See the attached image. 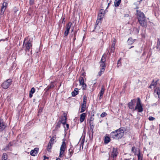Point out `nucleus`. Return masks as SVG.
<instances>
[{
  "label": "nucleus",
  "instance_id": "1",
  "mask_svg": "<svg viewBox=\"0 0 160 160\" xmlns=\"http://www.w3.org/2000/svg\"><path fill=\"white\" fill-rule=\"evenodd\" d=\"M124 132V130L122 128H120L112 132L110 134V137L113 139H119L123 136Z\"/></svg>",
  "mask_w": 160,
  "mask_h": 160
},
{
  "label": "nucleus",
  "instance_id": "2",
  "mask_svg": "<svg viewBox=\"0 0 160 160\" xmlns=\"http://www.w3.org/2000/svg\"><path fill=\"white\" fill-rule=\"evenodd\" d=\"M137 16L141 26L146 27L147 26V20L143 13L139 10H137Z\"/></svg>",
  "mask_w": 160,
  "mask_h": 160
},
{
  "label": "nucleus",
  "instance_id": "3",
  "mask_svg": "<svg viewBox=\"0 0 160 160\" xmlns=\"http://www.w3.org/2000/svg\"><path fill=\"white\" fill-rule=\"evenodd\" d=\"M134 110H137L139 112H141L143 111V108L142 105L141 104L140 98H139L137 99L136 106L135 107Z\"/></svg>",
  "mask_w": 160,
  "mask_h": 160
},
{
  "label": "nucleus",
  "instance_id": "4",
  "mask_svg": "<svg viewBox=\"0 0 160 160\" xmlns=\"http://www.w3.org/2000/svg\"><path fill=\"white\" fill-rule=\"evenodd\" d=\"M26 38H25L24 41L23 46L25 48V50L26 52L29 51L30 49H32V45L31 41L29 40L27 42H25Z\"/></svg>",
  "mask_w": 160,
  "mask_h": 160
},
{
  "label": "nucleus",
  "instance_id": "5",
  "mask_svg": "<svg viewBox=\"0 0 160 160\" xmlns=\"http://www.w3.org/2000/svg\"><path fill=\"white\" fill-rule=\"evenodd\" d=\"M106 55H105V54H103L100 62V67L101 68H103L105 69L106 66Z\"/></svg>",
  "mask_w": 160,
  "mask_h": 160
},
{
  "label": "nucleus",
  "instance_id": "6",
  "mask_svg": "<svg viewBox=\"0 0 160 160\" xmlns=\"http://www.w3.org/2000/svg\"><path fill=\"white\" fill-rule=\"evenodd\" d=\"M12 80L11 79H8L4 82L2 85V86L4 89L8 88L11 84Z\"/></svg>",
  "mask_w": 160,
  "mask_h": 160
},
{
  "label": "nucleus",
  "instance_id": "7",
  "mask_svg": "<svg viewBox=\"0 0 160 160\" xmlns=\"http://www.w3.org/2000/svg\"><path fill=\"white\" fill-rule=\"evenodd\" d=\"M136 102V100L133 99L128 103V106L129 109L134 110V107Z\"/></svg>",
  "mask_w": 160,
  "mask_h": 160
},
{
  "label": "nucleus",
  "instance_id": "8",
  "mask_svg": "<svg viewBox=\"0 0 160 160\" xmlns=\"http://www.w3.org/2000/svg\"><path fill=\"white\" fill-rule=\"evenodd\" d=\"M8 6V3L7 2H4L2 5L1 9V14H3L5 11V10L7 7Z\"/></svg>",
  "mask_w": 160,
  "mask_h": 160
},
{
  "label": "nucleus",
  "instance_id": "9",
  "mask_svg": "<svg viewBox=\"0 0 160 160\" xmlns=\"http://www.w3.org/2000/svg\"><path fill=\"white\" fill-rule=\"evenodd\" d=\"M105 14V11L104 9H100L99 11V13L98 14V18L102 19L104 18Z\"/></svg>",
  "mask_w": 160,
  "mask_h": 160
},
{
  "label": "nucleus",
  "instance_id": "10",
  "mask_svg": "<svg viewBox=\"0 0 160 160\" xmlns=\"http://www.w3.org/2000/svg\"><path fill=\"white\" fill-rule=\"evenodd\" d=\"M118 154V152L117 148H113L112 152L111 157L114 158L117 156Z\"/></svg>",
  "mask_w": 160,
  "mask_h": 160
},
{
  "label": "nucleus",
  "instance_id": "11",
  "mask_svg": "<svg viewBox=\"0 0 160 160\" xmlns=\"http://www.w3.org/2000/svg\"><path fill=\"white\" fill-rule=\"evenodd\" d=\"M73 149L72 147H71L68 150V156L66 158L68 159L71 158L73 153Z\"/></svg>",
  "mask_w": 160,
  "mask_h": 160
},
{
  "label": "nucleus",
  "instance_id": "12",
  "mask_svg": "<svg viewBox=\"0 0 160 160\" xmlns=\"http://www.w3.org/2000/svg\"><path fill=\"white\" fill-rule=\"evenodd\" d=\"M5 126L3 120L2 119H0V131L3 130L5 128Z\"/></svg>",
  "mask_w": 160,
  "mask_h": 160
},
{
  "label": "nucleus",
  "instance_id": "13",
  "mask_svg": "<svg viewBox=\"0 0 160 160\" xmlns=\"http://www.w3.org/2000/svg\"><path fill=\"white\" fill-rule=\"evenodd\" d=\"M86 115H87L85 113H82L80 115L79 120L81 123L82 122L84 121Z\"/></svg>",
  "mask_w": 160,
  "mask_h": 160
},
{
  "label": "nucleus",
  "instance_id": "14",
  "mask_svg": "<svg viewBox=\"0 0 160 160\" xmlns=\"http://www.w3.org/2000/svg\"><path fill=\"white\" fill-rule=\"evenodd\" d=\"M105 89L104 87L103 86H102L101 88V90L99 92L100 93V96H99V99H101L102 98L103 95L105 92Z\"/></svg>",
  "mask_w": 160,
  "mask_h": 160
},
{
  "label": "nucleus",
  "instance_id": "15",
  "mask_svg": "<svg viewBox=\"0 0 160 160\" xmlns=\"http://www.w3.org/2000/svg\"><path fill=\"white\" fill-rule=\"evenodd\" d=\"M67 119V118L66 116H64L62 117L60 121L64 125L66 123Z\"/></svg>",
  "mask_w": 160,
  "mask_h": 160
},
{
  "label": "nucleus",
  "instance_id": "16",
  "mask_svg": "<svg viewBox=\"0 0 160 160\" xmlns=\"http://www.w3.org/2000/svg\"><path fill=\"white\" fill-rule=\"evenodd\" d=\"M157 84V82H154V80H153L150 86H149V88H154L156 87V85Z\"/></svg>",
  "mask_w": 160,
  "mask_h": 160
},
{
  "label": "nucleus",
  "instance_id": "17",
  "mask_svg": "<svg viewBox=\"0 0 160 160\" xmlns=\"http://www.w3.org/2000/svg\"><path fill=\"white\" fill-rule=\"evenodd\" d=\"M66 149V143L64 141H63L62 142L60 148V151H65Z\"/></svg>",
  "mask_w": 160,
  "mask_h": 160
},
{
  "label": "nucleus",
  "instance_id": "18",
  "mask_svg": "<svg viewBox=\"0 0 160 160\" xmlns=\"http://www.w3.org/2000/svg\"><path fill=\"white\" fill-rule=\"evenodd\" d=\"M56 138V137L55 136H53L52 138H51L48 143H49L50 144H52L53 145L54 142H56V141H55Z\"/></svg>",
  "mask_w": 160,
  "mask_h": 160
},
{
  "label": "nucleus",
  "instance_id": "19",
  "mask_svg": "<svg viewBox=\"0 0 160 160\" xmlns=\"http://www.w3.org/2000/svg\"><path fill=\"white\" fill-rule=\"evenodd\" d=\"M35 91V89L33 87L32 88L31 90L29 92V97L30 98H31L32 97V94L34 93Z\"/></svg>",
  "mask_w": 160,
  "mask_h": 160
},
{
  "label": "nucleus",
  "instance_id": "20",
  "mask_svg": "<svg viewBox=\"0 0 160 160\" xmlns=\"http://www.w3.org/2000/svg\"><path fill=\"white\" fill-rule=\"evenodd\" d=\"M78 93V89L76 88L74 91L72 92V95L73 97H75Z\"/></svg>",
  "mask_w": 160,
  "mask_h": 160
},
{
  "label": "nucleus",
  "instance_id": "21",
  "mask_svg": "<svg viewBox=\"0 0 160 160\" xmlns=\"http://www.w3.org/2000/svg\"><path fill=\"white\" fill-rule=\"evenodd\" d=\"M86 104H82L80 112L82 113L84 112L86 109Z\"/></svg>",
  "mask_w": 160,
  "mask_h": 160
},
{
  "label": "nucleus",
  "instance_id": "22",
  "mask_svg": "<svg viewBox=\"0 0 160 160\" xmlns=\"http://www.w3.org/2000/svg\"><path fill=\"white\" fill-rule=\"evenodd\" d=\"M154 93H156V94L158 96V97L160 98V89L159 88H157L154 91Z\"/></svg>",
  "mask_w": 160,
  "mask_h": 160
},
{
  "label": "nucleus",
  "instance_id": "23",
  "mask_svg": "<svg viewBox=\"0 0 160 160\" xmlns=\"http://www.w3.org/2000/svg\"><path fill=\"white\" fill-rule=\"evenodd\" d=\"M121 0H115L114 6L115 7H118L121 2Z\"/></svg>",
  "mask_w": 160,
  "mask_h": 160
},
{
  "label": "nucleus",
  "instance_id": "24",
  "mask_svg": "<svg viewBox=\"0 0 160 160\" xmlns=\"http://www.w3.org/2000/svg\"><path fill=\"white\" fill-rule=\"evenodd\" d=\"M54 85L53 84V83L52 82L50 86H48L45 89V90L46 91H48L50 89L53 88L54 87Z\"/></svg>",
  "mask_w": 160,
  "mask_h": 160
},
{
  "label": "nucleus",
  "instance_id": "25",
  "mask_svg": "<svg viewBox=\"0 0 160 160\" xmlns=\"http://www.w3.org/2000/svg\"><path fill=\"white\" fill-rule=\"evenodd\" d=\"M89 123L90 125V128L92 130V131L93 130V129L94 128V125L93 124V122L91 120H90L89 121Z\"/></svg>",
  "mask_w": 160,
  "mask_h": 160
},
{
  "label": "nucleus",
  "instance_id": "26",
  "mask_svg": "<svg viewBox=\"0 0 160 160\" xmlns=\"http://www.w3.org/2000/svg\"><path fill=\"white\" fill-rule=\"evenodd\" d=\"M110 137L106 136L104 138V143L106 144H108L110 141Z\"/></svg>",
  "mask_w": 160,
  "mask_h": 160
},
{
  "label": "nucleus",
  "instance_id": "27",
  "mask_svg": "<svg viewBox=\"0 0 160 160\" xmlns=\"http://www.w3.org/2000/svg\"><path fill=\"white\" fill-rule=\"evenodd\" d=\"M135 39L133 40L131 38H129L128 40V43L129 44L131 45L134 43Z\"/></svg>",
  "mask_w": 160,
  "mask_h": 160
},
{
  "label": "nucleus",
  "instance_id": "28",
  "mask_svg": "<svg viewBox=\"0 0 160 160\" xmlns=\"http://www.w3.org/2000/svg\"><path fill=\"white\" fill-rule=\"evenodd\" d=\"M79 82L80 83V84L81 85H83L84 84H85L84 83V78L82 77H81L79 79Z\"/></svg>",
  "mask_w": 160,
  "mask_h": 160
},
{
  "label": "nucleus",
  "instance_id": "29",
  "mask_svg": "<svg viewBox=\"0 0 160 160\" xmlns=\"http://www.w3.org/2000/svg\"><path fill=\"white\" fill-rule=\"evenodd\" d=\"M8 155L7 154L3 153L2 157V160H7Z\"/></svg>",
  "mask_w": 160,
  "mask_h": 160
},
{
  "label": "nucleus",
  "instance_id": "30",
  "mask_svg": "<svg viewBox=\"0 0 160 160\" xmlns=\"http://www.w3.org/2000/svg\"><path fill=\"white\" fill-rule=\"evenodd\" d=\"M102 19L100 18H98V17L96 21V24H95V29H96V28L97 26H96L97 25H98L99 24V23H101V21Z\"/></svg>",
  "mask_w": 160,
  "mask_h": 160
},
{
  "label": "nucleus",
  "instance_id": "31",
  "mask_svg": "<svg viewBox=\"0 0 160 160\" xmlns=\"http://www.w3.org/2000/svg\"><path fill=\"white\" fill-rule=\"evenodd\" d=\"M30 152V154L32 156H35L37 154L38 151L35 150H31Z\"/></svg>",
  "mask_w": 160,
  "mask_h": 160
},
{
  "label": "nucleus",
  "instance_id": "32",
  "mask_svg": "<svg viewBox=\"0 0 160 160\" xmlns=\"http://www.w3.org/2000/svg\"><path fill=\"white\" fill-rule=\"evenodd\" d=\"M52 145L50 144L49 143H48L47 147V150L49 152H51V149L52 148Z\"/></svg>",
  "mask_w": 160,
  "mask_h": 160
},
{
  "label": "nucleus",
  "instance_id": "33",
  "mask_svg": "<svg viewBox=\"0 0 160 160\" xmlns=\"http://www.w3.org/2000/svg\"><path fill=\"white\" fill-rule=\"evenodd\" d=\"M72 23L69 22L66 25V29L70 30V29L72 25Z\"/></svg>",
  "mask_w": 160,
  "mask_h": 160
},
{
  "label": "nucleus",
  "instance_id": "34",
  "mask_svg": "<svg viewBox=\"0 0 160 160\" xmlns=\"http://www.w3.org/2000/svg\"><path fill=\"white\" fill-rule=\"evenodd\" d=\"M105 69L103 68H101L100 71L98 72V75L100 76L105 71Z\"/></svg>",
  "mask_w": 160,
  "mask_h": 160
},
{
  "label": "nucleus",
  "instance_id": "35",
  "mask_svg": "<svg viewBox=\"0 0 160 160\" xmlns=\"http://www.w3.org/2000/svg\"><path fill=\"white\" fill-rule=\"evenodd\" d=\"M156 48L157 49L160 51V39H158L157 42Z\"/></svg>",
  "mask_w": 160,
  "mask_h": 160
},
{
  "label": "nucleus",
  "instance_id": "36",
  "mask_svg": "<svg viewBox=\"0 0 160 160\" xmlns=\"http://www.w3.org/2000/svg\"><path fill=\"white\" fill-rule=\"evenodd\" d=\"M87 98L86 96L84 95L83 97V101L82 104H87Z\"/></svg>",
  "mask_w": 160,
  "mask_h": 160
},
{
  "label": "nucleus",
  "instance_id": "37",
  "mask_svg": "<svg viewBox=\"0 0 160 160\" xmlns=\"http://www.w3.org/2000/svg\"><path fill=\"white\" fill-rule=\"evenodd\" d=\"M137 155L138 157V160H142V157L140 155V152Z\"/></svg>",
  "mask_w": 160,
  "mask_h": 160
},
{
  "label": "nucleus",
  "instance_id": "38",
  "mask_svg": "<svg viewBox=\"0 0 160 160\" xmlns=\"http://www.w3.org/2000/svg\"><path fill=\"white\" fill-rule=\"evenodd\" d=\"M12 143L11 142H10L9 143V144H8V145H7L6 147L5 148V149H8L9 147L12 146Z\"/></svg>",
  "mask_w": 160,
  "mask_h": 160
},
{
  "label": "nucleus",
  "instance_id": "39",
  "mask_svg": "<svg viewBox=\"0 0 160 160\" xmlns=\"http://www.w3.org/2000/svg\"><path fill=\"white\" fill-rule=\"evenodd\" d=\"M107 115V113L105 112H102L100 115V116L102 118H103Z\"/></svg>",
  "mask_w": 160,
  "mask_h": 160
},
{
  "label": "nucleus",
  "instance_id": "40",
  "mask_svg": "<svg viewBox=\"0 0 160 160\" xmlns=\"http://www.w3.org/2000/svg\"><path fill=\"white\" fill-rule=\"evenodd\" d=\"M131 151L133 153H136V150L135 148V147L134 146L132 147Z\"/></svg>",
  "mask_w": 160,
  "mask_h": 160
},
{
  "label": "nucleus",
  "instance_id": "41",
  "mask_svg": "<svg viewBox=\"0 0 160 160\" xmlns=\"http://www.w3.org/2000/svg\"><path fill=\"white\" fill-rule=\"evenodd\" d=\"M69 31V30L66 29V30L64 32V36H66L68 35Z\"/></svg>",
  "mask_w": 160,
  "mask_h": 160
},
{
  "label": "nucleus",
  "instance_id": "42",
  "mask_svg": "<svg viewBox=\"0 0 160 160\" xmlns=\"http://www.w3.org/2000/svg\"><path fill=\"white\" fill-rule=\"evenodd\" d=\"M64 152V151H60L59 156V157L60 158H62V155Z\"/></svg>",
  "mask_w": 160,
  "mask_h": 160
},
{
  "label": "nucleus",
  "instance_id": "43",
  "mask_svg": "<svg viewBox=\"0 0 160 160\" xmlns=\"http://www.w3.org/2000/svg\"><path fill=\"white\" fill-rule=\"evenodd\" d=\"M115 50V48H113L111 47V48L110 49V52L109 53V55H110V53L111 52H113Z\"/></svg>",
  "mask_w": 160,
  "mask_h": 160
},
{
  "label": "nucleus",
  "instance_id": "44",
  "mask_svg": "<svg viewBox=\"0 0 160 160\" xmlns=\"http://www.w3.org/2000/svg\"><path fill=\"white\" fill-rule=\"evenodd\" d=\"M82 88L83 90H86L87 88V85L86 84L82 85Z\"/></svg>",
  "mask_w": 160,
  "mask_h": 160
},
{
  "label": "nucleus",
  "instance_id": "45",
  "mask_svg": "<svg viewBox=\"0 0 160 160\" xmlns=\"http://www.w3.org/2000/svg\"><path fill=\"white\" fill-rule=\"evenodd\" d=\"M155 118L153 117L150 116L148 118V119L150 121H153L155 120Z\"/></svg>",
  "mask_w": 160,
  "mask_h": 160
},
{
  "label": "nucleus",
  "instance_id": "46",
  "mask_svg": "<svg viewBox=\"0 0 160 160\" xmlns=\"http://www.w3.org/2000/svg\"><path fill=\"white\" fill-rule=\"evenodd\" d=\"M115 42L114 41L112 43L111 47H113V48H115L114 47L115 46Z\"/></svg>",
  "mask_w": 160,
  "mask_h": 160
},
{
  "label": "nucleus",
  "instance_id": "47",
  "mask_svg": "<svg viewBox=\"0 0 160 160\" xmlns=\"http://www.w3.org/2000/svg\"><path fill=\"white\" fill-rule=\"evenodd\" d=\"M34 0H30V5H32L34 3Z\"/></svg>",
  "mask_w": 160,
  "mask_h": 160
},
{
  "label": "nucleus",
  "instance_id": "48",
  "mask_svg": "<svg viewBox=\"0 0 160 160\" xmlns=\"http://www.w3.org/2000/svg\"><path fill=\"white\" fill-rule=\"evenodd\" d=\"M33 150L37 151H38V149L37 148H35L34 150Z\"/></svg>",
  "mask_w": 160,
  "mask_h": 160
},
{
  "label": "nucleus",
  "instance_id": "49",
  "mask_svg": "<svg viewBox=\"0 0 160 160\" xmlns=\"http://www.w3.org/2000/svg\"><path fill=\"white\" fill-rule=\"evenodd\" d=\"M44 159H45L46 158H47V159L48 158V157H47L46 156H44Z\"/></svg>",
  "mask_w": 160,
  "mask_h": 160
},
{
  "label": "nucleus",
  "instance_id": "50",
  "mask_svg": "<svg viewBox=\"0 0 160 160\" xmlns=\"http://www.w3.org/2000/svg\"><path fill=\"white\" fill-rule=\"evenodd\" d=\"M66 126L68 129L69 128V125L68 124H66Z\"/></svg>",
  "mask_w": 160,
  "mask_h": 160
},
{
  "label": "nucleus",
  "instance_id": "51",
  "mask_svg": "<svg viewBox=\"0 0 160 160\" xmlns=\"http://www.w3.org/2000/svg\"><path fill=\"white\" fill-rule=\"evenodd\" d=\"M120 62V60H118V63H117L118 65L119 64H120V63H119Z\"/></svg>",
  "mask_w": 160,
  "mask_h": 160
},
{
  "label": "nucleus",
  "instance_id": "52",
  "mask_svg": "<svg viewBox=\"0 0 160 160\" xmlns=\"http://www.w3.org/2000/svg\"><path fill=\"white\" fill-rule=\"evenodd\" d=\"M96 83V81H94V82H93V84H94V85Z\"/></svg>",
  "mask_w": 160,
  "mask_h": 160
},
{
  "label": "nucleus",
  "instance_id": "53",
  "mask_svg": "<svg viewBox=\"0 0 160 160\" xmlns=\"http://www.w3.org/2000/svg\"><path fill=\"white\" fill-rule=\"evenodd\" d=\"M75 39H76L75 36V35H74V38H73V40H74V41Z\"/></svg>",
  "mask_w": 160,
  "mask_h": 160
},
{
  "label": "nucleus",
  "instance_id": "54",
  "mask_svg": "<svg viewBox=\"0 0 160 160\" xmlns=\"http://www.w3.org/2000/svg\"><path fill=\"white\" fill-rule=\"evenodd\" d=\"M133 47H134V46H132L130 48H129L130 49V48H132Z\"/></svg>",
  "mask_w": 160,
  "mask_h": 160
},
{
  "label": "nucleus",
  "instance_id": "55",
  "mask_svg": "<svg viewBox=\"0 0 160 160\" xmlns=\"http://www.w3.org/2000/svg\"><path fill=\"white\" fill-rule=\"evenodd\" d=\"M56 160H61V159L59 158H57Z\"/></svg>",
  "mask_w": 160,
  "mask_h": 160
},
{
  "label": "nucleus",
  "instance_id": "56",
  "mask_svg": "<svg viewBox=\"0 0 160 160\" xmlns=\"http://www.w3.org/2000/svg\"><path fill=\"white\" fill-rule=\"evenodd\" d=\"M108 0H107V2H108Z\"/></svg>",
  "mask_w": 160,
  "mask_h": 160
},
{
  "label": "nucleus",
  "instance_id": "57",
  "mask_svg": "<svg viewBox=\"0 0 160 160\" xmlns=\"http://www.w3.org/2000/svg\"><path fill=\"white\" fill-rule=\"evenodd\" d=\"M73 31V29H72V31Z\"/></svg>",
  "mask_w": 160,
  "mask_h": 160
},
{
  "label": "nucleus",
  "instance_id": "58",
  "mask_svg": "<svg viewBox=\"0 0 160 160\" xmlns=\"http://www.w3.org/2000/svg\"><path fill=\"white\" fill-rule=\"evenodd\" d=\"M108 5H109V3L108 4Z\"/></svg>",
  "mask_w": 160,
  "mask_h": 160
},
{
  "label": "nucleus",
  "instance_id": "59",
  "mask_svg": "<svg viewBox=\"0 0 160 160\" xmlns=\"http://www.w3.org/2000/svg\"><path fill=\"white\" fill-rule=\"evenodd\" d=\"M114 160V159H113V160Z\"/></svg>",
  "mask_w": 160,
  "mask_h": 160
},
{
  "label": "nucleus",
  "instance_id": "60",
  "mask_svg": "<svg viewBox=\"0 0 160 160\" xmlns=\"http://www.w3.org/2000/svg\"><path fill=\"white\" fill-rule=\"evenodd\" d=\"M70 160H72V159H71Z\"/></svg>",
  "mask_w": 160,
  "mask_h": 160
}]
</instances>
